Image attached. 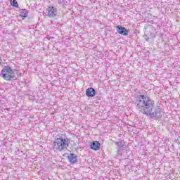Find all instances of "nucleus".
Returning <instances> with one entry per match:
<instances>
[{"label": "nucleus", "instance_id": "obj_1", "mask_svg": "<svg viewBox=\"0 0 180 180\" xmlns=\"http://www.w3.org/2000/svg\"><path fill=\"white\" fill-rule=\"evenodd\" d=\"M135 105L138 112L143 115H146L151 109H154L155 101L147 95L141 94L136 96Z\"/></svg>", "mask_w": 180, "mask_h": 180}, {"label": "nucleus", "instance_id": "obj_2", "mask_svg": "<svg viewBox=\"0 0 180 180\" xmlns=\"http://www.w3.org/2000/svg\"><path fill=\"white\" fill-rule=\"evenodd\" d=\"M70 139L65 134H58L53 141V148L56 151H65L70 146Z\"/></svg>", "mask_w": 180, "mask_h": 180}, {"label": "nucleus", "instance_id": "obj_3", "mask_svg": "<svg viewBox=\"0 0 180 180\" xmlns=\"http://www.w3.org/2000/svg\"><path fill=\"white\" fill-rule=\"evenodd\" d=\"M0 75L6 81H12L15 78V72L10 66H5L1 71Z\"/></svg>", "mask_w": 180, "mask_h": 180}, {"label": "nucleus", "instance_id": "obj_4", "mask_svg": "<svg viewBox=\"0 0 180 180\" xmlns=\"http://www.w3.org/2000/svg\"><path fill=\"white\" fill-rule=\"evenodd\" d=\"M160 108H152L146 114V116H149L151 119H154V120H157L158 119H161L162 117V114L161 113Z\"/></svg>", "mask_w": 180, "mask_h": 180}, {"label": "nucleus", "instance_id": "obj_5", "mask_svg": "<svg viewBox=\"0 0 180 180\" xmlns=\"http://www.w3.org/2000/svg\"><path fill=\"white\" fill-rule=\"evenodd\" d=\"M46 11L49 18H56V16H57L58 10L57 8H55L54 6L49 7L46 9Z\"/></svg>", "mask_w": 180, "mask_h": 180}, {"label": "nucleus", "instance_id": "obj_6", "mask_svg": "<svg viewBox=\"0 0 180 180\" xmlns=\"http://www.w3.org/2000/svg\"><path fill=\"white\" fill-rule=\"evenodd\" d=\"M116 29H117V32L120 34H122V36H127V34H129V31L127 30H126V28L122 26L117 25L116 27Z\"/></svg>", "mask_w": 180, "mask_h": 180}, {"label": "nucleus", "instance_id": "obj_7", "mask_svg": "<svg viewBox=\"0 0 180 180\" xmlns=\"http://www.w3.org/2000/svg\"><path fill=\"white\" fill-rule=\"evenodd\" d=\"M96 94L95 89L90 87L86 90V95L88 98H94Z\"/></svg>", "mask_w": 180, "mask_h": 180}, {"label": "nucleus", "instance_id": "obj_8", "mask_svg": "<svg viewBox=\"0 0 180 180\" xmlns=\"http://www.w3.org/2000/svg\"><path fill=\"white\" fill-rule=\"evenodd\" d=\"M68 160L70 164H75L78 160L77 159V155L71 153L68 156Z\"/></svg>", "mask_w": 180, "mask_h": 180}, {"label": "nucleus", "instance_id": "obj_9", "mask_svg": "<svg viewBox=\"0 0 180 180\" xmlns=\"http://www.w3.org/2000/svg\"><path fill=\"white\" fill-rule=\"evenodd\" d=\"M91 150H94L95 151H98L99 148H101V143L98 141H94L91 144Z\"/></svg>", "mask_w": 180, "mask_h": 180}, {"label": "nucleus", "instance_id": "obj_10", "mask_svg": "<svg viewBox=\"0 0 180 180\" xmlns=\"http://www.w3.org/2000/svg\"><path fill=\"white\" fill-rule=\"evenodd\" d=\"M20 16L21 18H27L29 12L26 9H22L20 12Z\"/></svg>", "mask_w": 180, "mask_h": 180}, {"label": "nucleus", "instance_id": "obj_11", "mask_svg": "<svg viewBox=\"0 0 180 180\" xmlns=\"http://www.w3.org/2000/svg\"><path fill=\"white\" fill-rule=\"evenodd\" d=\"M11 4L13 6H15V8L19 7V5L18 4V1H16V0H11Z\"/></svg>", "mask_w": 180, "mask_h": 180}, {"label": "nucleus", "instance_id": "obj_12", "mask_svg": "<svg viewBox=\"0 0 180 180\" xmlns=\"http://www.w3.org/2000/svg\"><path fill=\"white\" fill-rule=\"evenodd\" d=\"M116 146L119 147V148H121V147H123V142L120 141V142H115Z\"/></svg>", "mask_w": 180, "mask_h": 180}, {"label": "nucleus", "instance_id": "obj_13", "mask_svg": "<svg viewBox=\"0 0 180 180\" xmlns=\"http://www.w3.org/2000/svg\"><path fill=\"white\" fill-rule=\"evenodd\" d=\"M58 3L60 5H62V6H64V4H65L64 0H58Z\"/></svg>", "mask_w": 180, "mask_h": 180}, {"label": "nucleus", "instance_id": "obj_14", "mask_svg": "<svg viewBox=\"0 0 180 180\" xmlns=\"http://www.w3.org/2000/svg\"><path fill=\"white\" fill-rule=\"evenodd\" d=\"M118 154H120L122 155V153H120V150L118 149Z\"/></svg>", "mask_w": 180, "mask_h": 180}, {"label": "nucleus", "instance_id": "obj_15", "mask_svg": "<svg viewBox=\"0 0 180 180\" xmlns=\"http://www.w3.org/2000/svg\"><path fill=\"white\" fill-rule=\"evenodd\" d=\"M2 65V63L0 62V65Z\"/></svg>", "mask_w": 180, "mask_h": 180}]
</instances>
